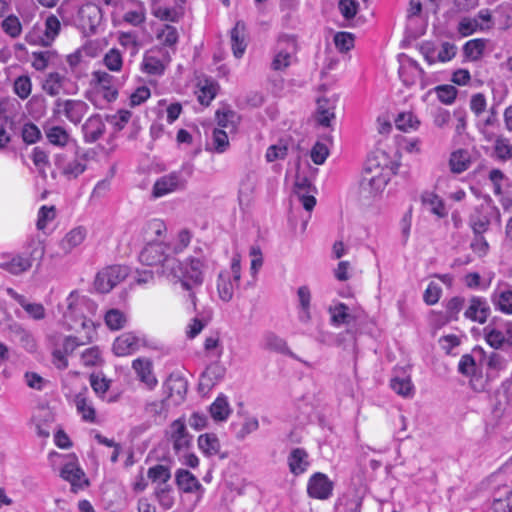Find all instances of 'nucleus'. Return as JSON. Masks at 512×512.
Returning <instances> with one entry per match:
<instances>
[{
	"mask_svg": "<svg viewBox=\"0 0 512 512\" xmlns=\"http://www.w3.org/2000/svg\"><path fill=\"white\" fill-rule=\"evenodd\" d=\"M170 250L165 241L146 243L139 254V260L143 265L157 267L159 272L173 283H179L181 288L188 292L192 309L196 310V292L204 281V258L190 256L184 262H180L171 255Z\"/></svg>",
	"mask_w": 512,
	"mask_h": 512,
	"instance_id": "f257e3e1",
	"label": "nucleus"
},
{
	"mask_svg": "<svg viewBox=\"0 0 512 512\" xmlns=\"http://www.w3.org/2000/svg\"><path fill=\"white\" fill-rule=\"evenodd\" d=\"M492 222L501 223V213L490 196H485L483 202L472 208L468 216V225L473 233H485Z\"/></svg>",
	"mask_w": 512,
	"mask_h": 512,
	"instance_id": "f03ea898",
	"label": "nucleus"
},
{
	"mask_svg": "<svg viewBox=\"0 0 512 512\" xmlns=\"http://www.w3.org/2000/svg\"><path fill=\"white\" fill-rule=\"evenodd\" d=\"M389 181L387 171L378 163L366 162L359 182V192L364 198L381 194Z\"/></svg>",
	"mask_w": 512,
	"mask_h": 512,
	"instance_id": "7ed1b4c3",
	"label": "nucleus"
},
{
	"mask_svg": "<svg viewBox=\"0 0 512 512\" xmlns=\"http://www.w3.org/2000/svg\"><path fill=\"white\" fill-rule=\"evenodd\" d=\"M297 52L296 38L292 35H280L273 48L271 70L279 72L288 69L296 61Z\"/></svg>",
	"mask_w": 512,
	"mask_h": 512,
	"instance_id": "20e7f679",
	"label": "nucleus"
},
{
	"mask_svg": "<svg viewBox=\"0 0 512 512\" xmlns=\"http://www.w3.org/2000/svg\"><path fill=\"white\" fill-rule=\"evenodd\" d=\"M241 278L240 257L233 256L230 270L221 271L217 279V291L221 300L229 302L238 287Z\"/></svg>",
	"mask_w": 512,
	"mask_h": 512,
	"instance_id": "39448f33",
	"label": "nucleus"
},
{
	"mask_svg": "<svg viewBox=\"0 0 512 512\" xmlns=\"http://www.w3.org/2000/svg\"><path fill=\"white\" fill-rule=\"evenodd\" d=\"M128 268L122 265L108 266L96 275L94 286L100 293H108L128 276Z\"/></svg>",
	"mask_w": 512,
	"mask_h": 512,
	"instance_id": "423d86ee",
	"label": "nucleus"
},
{
	"mask_svg": "<svg viewBox=\"0 0 512 512\" xmlns=\"http://www.w3.org/2000/svg\"><path fill=\"white\" fill-rule=\"evenodd\" d=\"M167 441L172 445L176 454L187 452L191 446L192 436L189 434L185 420H174L165 433Z\"/></svg>",
	"mask_w": 512,
	"mask_h": 512,
	"instance_id": "0eeeda50",
	"label": "nucleus"
},
{
	"mask_svg": "<svg viewBox=\"0 0 512 512\" xmlns=\"http://www.w3.org/2000/svg\"><path fill=\"white\" fill-rule=\"evenodd\" d=\"M420 53L429 65H433L437 62L445 63L452 60L457 52L455 44L450 42H443L440 48L432 42H423L419 47Z\"/></svg>",
	"mask_w": 512,
	"mask_h": 512,
	"instance_id": "6e6552de",
	"label": "nucleus"
},
{
	"mask_svg": "<svg viewBox=\"0 0 512 512\" xmlns=\"http://www.w3.org/2000/svg\"><path fill=\"white\" fill-rule=\"evenodd\" d=\"M88 110V104L82 100L58 98L55 101L53 112L55 115L65 116L71 123L77 125Z\"/></svg>",
	"mask_w": 512,
	"mask_h": 512,
	"instance_id": "1a4fd4ad",
	"label": "nucleus"
},
{
	"mask_svg": "<svg viewBox=\"0 0 512 512\" xmlns=\"http://www.w3.org/2000/svg\"><path fill=\"white\" fill-rule=\"evenodd\" d=\"M91 84L108 102L116 100L120 82L108 72L103 70L92 72Z\"/></svg>",
	"mask_w": 512,
	"mask_h": 512,
	"instance_id": "9d476101",
	"label": "nucleus"
},
{
	"mask_svg": "<svg viewBox=\"0 0 512 512\" xmlns=\"http://www.w3.org/2000/svg\"><path fill=\"white\" fill-rule=\"evenodd\" d=\"M147 345L145 336L135 332H125L113 342L112 350L116 356L124 357L136 353L141 347Z\"/></svg>",
	"mask_w": 512,
	"mask_h": 512,
	"instance_id": "9b49d317",
	"label": "nucleus"
},
{
	"mask_svg": "<svg viewBox=\"0 0 512 512\" xmlns=\"http://www.w3.org/2000/svg\"><path fill=\"white\" fill-rule=\"evenodd\" d=\"M60 475L71 484V490L74 493H77L78 490H82L89 485V481L85 477L84 471L78 465V460L74 455L67 457V461L62 467Z\"/></svg>",
	"mask_w": 512,
	"mask_h": 512,
	"instance_id": "f8f14e48",
	"label": "nucleus"
},
{
	"mask_svg": "<svg viewBox=\"0 0 512 512\" xmlns=\"http://www.w3.org/2000/svg\"><path fill=\"white\" fill-rule=\"evenodd\" d=\"M186 180L180 172L174 171L156 180L153 185L152 195L155 198L163 197L185 187Z\"/></svg>",
	"mask_w": 512,
	"mask_h": 512,
	"instance_id": "ddd939ff",
	"label": "nucleus"
},
{
	"mask_svg": "<svg viewBox=\"0 0 512 512\" xmlns=\"http://www.w3.org/2000/svg\"><path fill=\"white\" fill-rule=\"evenodd\" d=\"M334 484L324 473H314L308 480L307 493L311 498L326 500L331 497Z\"/></svg>",
	"mask_w": 512,
	"mask_h": 512,
	"instance_id": "4468645a",
	"label": "nucleus"
},
{
	"mask_svg": "<svg viewBox=\"0 0 512 512\" xmlns=\"http://www.w3.org/2000/svg\"><path fill=\"white\" fill-rule=\"evenodd\" d=\"M490 313L491 309L487 299L482 296L473 295L468 300L464 317L472 322L484 324L489 318Z\"/></svg>",
	"mask_w": 512,
	"mask_h": 512,
	"instance_id": "2eb2a0df",
	"label": "nucleus"
},
{
	"mask_svg": "<svg viewBox=\"0 0 512 512\" xmlns=\"http://www.w3.org/2000/svg\"><path fill=\"white\" fill-rule=\"evenodd\" d=\"M32 267V258L28 255H3L0 268L13 275H20Z\"/></svg>",
	"mask_w": 512,
	"mask_h": 512,
	"instance_id": "dca6fc26",
	"label": "nucleus"
},
{
	"mask_svg": "<svg viewBox=\"0 0 512 512\" xmlns=\"http://www.w3.org/2000/svg\"><path fill=\"white\" fill-rule=\"evenodd\" d=\"M132 368L140 382L148 389L152 390L156 387L158 381L153 373V363L149 358L139 357L133 360Z\"/></svg>",
	"mask_w": 512,
	"mask_h": 512,
	"instance_id": "f3484780",
	"label": "nucleus"
},
{
	"mask_svg": "<svg viewBox=\"0 0 512 512\" xmlns=\"http://www.w3.org/2000/svg\"><path fill=\"white\" fill-rule=\"evenodd\" d=\"M337 98L321 97L317 100V110L315 113L316 122L322 127H330L335 120Z\"/></svg>",
	"mask_w": 512,
	"mask_h": 512,
	"instance_id": "a211bd4d",
	"label": "nucleus"
},
{
	"mask_svg": "<svg viewBox=\"0 0 512 512\" xmlns=\"http://www.w3.org/2000/svg\"><path fill=\"white\" fill-rule=\"evenodd\" d=\"M310 181L306 177H298L294 185V194L305 210L312 211L316 205V198Z\"/></svg>",
	"mask_w": 512,
	"mask_h": 512,
	"instance_id": "6ab92c4d",
	"label": "nucleus"
},
{
	"mask_svg": "<svg viewBox=\"0 0 512 512\" xmlns=\"http://www.w3.org/2000/svg\"><path fill=\"white\" fill-rule=\"evenodd\" d=\"M424 70L417 61L407 58L399 68V77L407 87L413 86L418 79L422 78Z\"/></svg>",
	"mask_w": 512,
	"mask_h": 512,
	"instance_id": "aec40b11",
	"label": "nucleus"
},
{
	"mask_svg": "<svg viewBox=\"0 0 512 512\" xmlns=\"http://www.w3.org/2000/svg\"><path fill=\"white\" fill-rule=\"evenodd\" d=\"M84 140L87 143H94L100 139L105 132V124L99 114L90 116L82 126Z\"/></svg>",
	"mask_w": 512,
	"mask_h": 512,
	"instance_id": "412c9836",
	"label": "nucleus"
},
{
	"mask_svg": "<svg viewBox=\"0 0 512 512\" xmlns=\"http://www.w3.org/2000/svg\"><path fill=\"white\" fill-rule=\"evenodd\" d=\"M230 40L234 57L237 59L242 58L247 48L246 26L244 22H236L230 31Z\"/></svg>",
	"mask_w": 512,
	"mask_h": 512,
	"instance_id": "4be33fe9",
	"label": "nucleus"
},
{
	"mask_svg": "<svg viewBox=\"0 0 512 512\" xmlns=\"http://www.w3.org/2000/svg\"><path fill=\"white\" fill-rule=\"evenodd\" d=\"M166 233V225L160 219H152L148 221L142 228L143 239L146 243L165 241Z\"/></svg>",
	"mask_w": 512,
	"mask_h": 512,
	"instance_id": "5701e85b",
	"label": "nucleus"
},
{
	"mask_svg": "<svg viewBox=\"0 0 512 512\" xmlns=\"http://www.w3.org/2000/svg\"><path fill=\"white\" fill-rule=\"evenodd\" d=\"M87 236V230L78 226L71 229L59 242V247L62 252L67 255L73 251L76 247L81 245Z\"/></svg>",
	"mask_w": 512,
	"mask_h": 512,
	"instance_id": "b1692460",
	"label": "nucleus"
},
{
	"mask_svg": "<svg viewBox=\"0 0 512 512\" xmlns=\"http://www.w3.org/2000/svg\"><path fill=\"white\" fill-rule=\"evenodd\" d=\"M494 308L506 315H512V290L498 286L491 294Z\"/></svg>",
	"mask_w": 512,
	"mask_h": 512,
	"instance_id": "393cba45",
	"label": "nucleus"
},
{
	"mask_svg": "<svg viewBox=\"0 0 512 512\" xmlns=\"http://www.w3.org/2000/svg\"><path fill=\"white\" fill-rule=\"evenodd\" d=\"M287 462L293 475H301L309 467L308 453L302 448H295L288 455Z\"/></svg>",
	"mask_w": 512,
	"mask_h": 512,
	"instance_id": "a878e982",
	"label": "nucleus"
},
{
	"mask_svg": "<svg viewBox=\"0 0 512 512\" xmlns=\"http://www.w3.org/2000/svg\"><path fill=\"white\" fill-rule=\"evenodd\" d=\"M175 482L179 489L185 493H193L203 490L199 480L190 471L185 469H178L176 471Z\"/></svg>",
	"mask_w": 512,
	"mask_h": 512,
	"instance_id": "bb28decb",
	"label": "nucleus"
},
{
	"mask_svg": "<svg viewBox=\"0 0 512 512\" xmlns=\"http://www.w3.org/2000/svg\"><path fill=\"white\" fill-rule=\"evenodd\" d=\"M471 154L466 149H457L450 154L449 168L454 174H461L471 166Z\"/></svg>",
	"mask_w": 512,
	"mask_h": 512,
	"instance_id": "cd10ccee",
	"label": "nucleus"
},
{
	"mask_svg": "<svg viewBox=\"0 0 512 512\" xmlns=\"http://www.w3.org/2000/svg\"><path fill=\"white\" fill-rule=\"evenodd\" d=\"M56 165L67 179H75L86 170V164L79 158L65 162L62 156H57Z\"/></svg>",
	"mask_w": 512,
	"mask_h": 512,
	"instance_id": "c85d7f7f",
	"label": "nucleus"
},
{
	"mask_svg": "<svg viewBox=\"0 0 512 512\" xmlns=\"http://www.w3.org/2000/svg\"><path fill=\"white\" fill-rule=\"evenodd\" d=\"M131 9L127 10L123 16L125 22L139 26L146 20V8L140 0H128Z\"/></svg>",
	"mask_w": 512,
	"mask_h": 512,
	"instance_id": "c756f323",
	"label": "nucleus"
},
{
	"mask_svg": "<svg viewBox=\"0 0 512 512\" xmlns=\"http://www.w3.org/2000/svg\"><path fill=\"white\" fill-rule=\"evenodd\" d=\"M88 300L84 297H81L76 291H72L68 297L66 298V311L63 316L65 318H81L82 315V307L87 304Z\"/></svg>",
	"mask_w": 512,
	"mask_h": 512,
	"instance_id": "7c9ffc66",
	"label": "nucleus"
},
{
	"mask_svg": "<svg viewBox=\"0 0 512 512\" xmlns=\"http://www.w3.org/2000/svg\"><path fill=\"white\" fill-rule=\"evenodd\" d=\"M74 403L78 414L85 422L93 423L96 420V411L93 404L83 393H79L74 398Z\"/></svg>",
	"mask_w": 512,
	"mask_h": 512,
	"instance_id": "2f4dec72",
	"label": "nucleus"
},
{
	"mask_svg": "<svg viewBox=\"0 0 512 512\" xmlns=\"http://www.w3.org/2000/svg\"><path fill=\"white\" fill-rule=\"evenodd\" d=\"M297 296L299 300V313L298 319L301 323H308L311 319L310 313V302L311 292L307 286H301L298 288Z\"/></svg>",
	"mask_w": 512,
	"mask_h": 512,
	"instance_id": "473e14b6",
	"label": "nucleus"
},
{
	"mask_svg": "<svg viewBox=\"0 0 512 512\" xmlns=\"http://www.w3.org/2000/svg\"><path fill=\"white\" fill-rule=\"evenodd\" d=\"M458 370L461 374L472 377L471 384L475 390H484V384H477L478 380L475 378L476 362L470 354H465L461 357L458 364Z\"/></svg>",
	"mask_w": 512,
	"mask_h": 512,
	"instance_id": "72a5a7b5",
	"label": "nucleus"
},
{
	"mask_svg": "<svg viewBox=\"0 0 512 512\" xmlns=\"http://www.w3.org/2000/svg\"><path fill=\"white\" fill-rule=\"evenodd\" d=\"M487 40L476 38L467 41L463 46V54L470 61H478L483 57L486 49Z\"/></svg>",
	"mask_w": 512,
	"mask_h": 512,
	"instance_id": "f704fd0d",
	"label": "nucleus"
},
{
	"mask_svg": "<svg viewBox=\"0 0 512 512\" xmlns=\"http://www.w3.org/2000/svg\"><path fill=\"white\" fill-rule=\"evenodd\" d=\"M422 203L431 213L435 214L439 218H443L448 214L444 201L433 192L423 193Z\"/></svg>",
	"mask_w": 512,
	"mask_h": 512,
	"instance_id": "c9c22d12",
	"label": "nucleus"
},
{
	"mask_svg": "<svg viewBox=\"0 0 512 512\" xmlns=\"http://www.w3.org/2000/svg\"><path fill=\"white\" fill-rule=\"evenodd\" d=\"M147 477L156 484L155 487H162L170 485L168 482L171 479V470L169 466L157 464L150 467L147 471Z\"/></svg>",
	"mask_w": 512,
	"mask_h": 512,
	"instance_id": "e433bc0d",
	"label": "nucleus"
},
{
	"mask_svg": "<svg viewBox=\"0 0 512 512\" xmlns=\"http://www.w3.org/2000/svg\"><path fill=\"white\" fill-rule=\"evenodd\" d=\"M262 347L281 354H290L287 342L273 332H267L262 339Z\"/></svg>",
	"mask_w": 512,
	"mask_h": 512,
	"instance_id": "4c0bfd02",
	"label": "nucleus"
},
{
	"mask_svg": "<svg viewBox=\"0 0 512 512\" xmlns=\"http://www.w3.org/2000/svg\"><path fill=\"white\" fill-rule=\"evenodd\" d=\"M67 81L64 75L58 72L49 73L42 85L43 90L50 96H57L63 89Z\"/></svg>",
	"mask_w": 512,
	"mask_h": 512,
	"instance_id": "58836bf2",
	"label": "nucleus"
},
{
	"mask_svg": "<svg viewBox=\"0 0 512 512\" xmlns=\"http://www.w3.org/2000/svg\"><path fill=\"white\" fill-rule=\"evenodd\" d=\"M210 415L216 422L226 421L231 413L228 400L225 396H218L210 405Z\"/></svg>",
	"mask_w": 512,
	"mask_h": 512,
	"instance_id": "ea45409f",
	"label": "nucleus"
},
{
	"mask_svg": "<svg viewBox=\"0 0 512 512\" xmlns=\"http://www.w3.org/2000/svg\"><path fill=\"white\" fill-rule=\"evenodd\" d=\"M198 447L206 456H214L220 452V441L215 434H202L198 437Z\"/></svg>",
	"mask_w": 512,
	"mask_h": 512,
	"instance_id": "a19ab883",
	"label": "nucleus"
},
{
	"mask_svg": "<svg viewBox=\"0 0 512 512\" xmlns=\"http://www.w3.org/2000/svg\"><path fill=\"white\" fill-rule=\"evenodd\" d=\"M141 68L145 73L151 75H161L165 70L163 62L155 55L154 51L145 53Z\"/></svg>",
	"mask_w": 512,
	"mask_h": 512,
	"instance_id": "79ce46f5",
	"label": "nucleus"
},
{
	"mask_svg": "<svg viewBox=\"0 0 512 512\" xmlns=\"http://www.w3.org/2000/svg\"><path fill=\"white\" fill-rule=\"evenodd\" d=\"M421 122L411 111L401 112L395 118L396 127L403 132L416 131Z\"/></svg>",
	"mask_w": 512,
	"mask_h": 512,
	"instance_id": "37998d69",
	"label": "nucleus"
},
{
	"mask_svg": "<svg viewBox=\"0 0 512 512\" xmlns=\"http://www.w3.org/2000/svg\"><path fill=\"white\" fill-rule=\"evenodd\" d=\"M483 334L486 342L494 349H501L506 345L504 332L493 324L485 326Z\"/></svg>",
	"mask_w": 512,
	"mask_h": 512,
	"instance_id": "c03bdc74",
	"label": "nucleus"
},
{
	"mask_svg": "<svg viewBox=\"0 0 512 512\" xmlns=\"http://www.w3.org/2000/svg\"><path fill=\"white\" fill-rule=\"evenodd\" d=\"M61 23L55 15H49L45 20L44 36L41 39V44L50 46L55 38L59 35Z\"/></svg>",
	"mask_w": 512,
	"mask_h": 512,
	"instance_id": "a18cd8bd",
	"label": "nucleus"
},
{
	"mask_svg": "<svg viewBox=\"0 0 512 512\" xmlns=\"http://www.w3.org/2000/svg\"><path fill=\"white\" fill-rule=\"evenodd\" d=\"M490 28L491 25L484 26L479 23L477 18L464 17L459 21L457 31L461 36L467 37L477 31H484Z\"/></svg>",
	"mask_w": 512,
	"mask_h": 512,
	"instance_id": "49530a36",
	"label": "nucleus"
},
{
	"mask_svg": "<svg viewBox=\"0 0 512 512\" xmlns=\"http://www.w3.org/2000/svg\"><path fill=\"white\" fill-rule=\"evenodd\" d=\"M329 313L331 315V323L335 326L349 324L353 320L348 306L344 303H338L335 306L329 307Z\"/></svg>",
	"mask_w": 512,
	"mask_h": 512,
	"instance_id": "de8ad7c7",
	"label": "nucleus"
},
{
	"mask_svg": "<svg viewBox=\"0 0 512 512\" xmlns=\"http://www.w3.org/2000/svg\"><path fill=\"white\" fill-rule=\"evenodd\" d=\"M254 190L255 183L249 176H247L241 182L238 192V201L242 209L250 206L253 199Z\"/></svg>",
	"mask_w": 512,
	"mask_h": 512,
	"instance_id": "09e8293b",
	"label": "nucleus"
},
{
	"mask_svg": "<svg viewBox=\"0 0 512 512\" xmlns=\"http://www.w3.org/2000/svg\"><path fill=\"white\" fill-rule=\"evenodd\" d=\"M218 92V85L211 80H204L199 86L197 92L198 101L205 106H208L215 98Z\"/></svg>",
	"mask_w": 512,
	"mask_h": 512,
	"instance_id": "8fccbe9b",
	"label": "nucleus"
},
{
	"mask_svg": "<svg viewBox=\"0 0 512 512\" xmlns=\"http://www.w3.org/2000/svg\"><path fill=\"white\" fill-rule=\"evenodd\" d=\"M80 363L86 368L99 367L103 364L102 353L98 347H90L80 354Z\"/></svg>",
	"mask_w": 512,
	"mask_h": 512,
	"instance_id": "3c124183",
	"label": "nucleus"
},
{
	"mask_svg": "<svg viewBox=\"0 0 512 512\" xmlns=\"http://www.w3.org/2000/svg\"><path fill=\"white\" fill-rule=\"evenodd\" d=\"M154 496L164 510L171 509L175 503L174 491L171 485L155 487Z\"/></svg>",
	"mask_w": 512,
	"mask_h": 512,
	"instance_id": "603ef678",
	"label": "nucleus"
},
{
	"mask_svg": "<svg viewBox=\"0 0 512 512\" xmlns=\"http://www.w3.org/2000/svg\"><path fill=\"white\" fill-rule=\"evenodd\" d=\"M105 324L110 330L117 331L125 327L127 323L126 315L119 309H110L104 316Z\"/></svg>",
	"mask_w": 512,
	"mask_h": 512,
	"instance_id": "864d4df0",
	"label": "nucleus"
},
{
	"mask_svg": "<svg viewBox=\"0 0 512 512\" xmlns=\"http://www.w3.org/2000/svg\"><path fill=\"white\" fill-rule=\"evenodd\" d=\"M166 386L169 390V396L176 395L179 399L184 398L188 389L187 381L181 376H170Z\"/></svg>",
	"mask_w": 512,
	"mask_h": 512,
	"instance_id": "5fc2aeb1",
	"label": "nucleus"
},
{
	"mask_svg": "<svg viewBox=\"0 0 512 512\" xmlns=\"http://www.w3.org/2000/svg\"><path fill=\"white\" fill-rule=\"evenodd\" d=\"M49 143L56 146H65L69 140L68 132L61 126H52L45 130Z\"/></svg>",
	"mask_w": 512,
	"mask_h": 512,
	"instance_id": "6e6d98bb",
	"label": "nucleus"
},
{
	"mask_svg": "<svg viewBox=\"0 0 512 512\" xmlns=\"http://www.w3.org/2000/svg\"><path fill=\"white\" fill-rule=\"evenodd\" d=\"M103 64L112 72H119L123 66V57L118 49L108 50L103 57Z\"/></svg>",
	"mask_w": 512,
	"mask_h": 512,
	"instance_id": "4d7b16f0",
	"label": "nucleus"
},
{
	"mask_svg": "<svg viewBox=\"0 0 512 512\" xmlns=\"http://www.w3.org/2000/svg\"><path fill=\"white\" fill-rule=\"evenodd\" d=\"M29 318L40 321L46 317V309L41 303L31 302L27 298L24 299L20 305Z\"/></svg>",
	"mask_w": 512,
	"mask_h": 512,
	"instance_id": "13d9d810",
	"label": "nucleus"
},
{
	"mask_svg": "<svg viewBox=\"0 0 512 512\" xmlns=\"http://www.w3.org/2000/svg\"><path fill=\"white\" fill-rule=\"evenodd\" d=\"M434 91L438 100L445 105H451L455 101L458 93L456 87L449 84L436 86Z\"/></svg>",
	"mask_w": 512,
	"mask_h": 512,
	"instance_id": "bf43d9fd",
	"label": "nucleus"
},
{
	"mask_svg": "<svg viewBox=\"0 0 512 512\" xmlns=\"http://www.w3.org/2000/svg\"><path fill=\"white\" fill-rule=\"evenodd\" d=\"M507 366V360L499 353L492 352L487 359L488 377H495L498 372L504 370Z\"/></svg>",
	"mask_w": 512,
	"mask_h": 512,
	"instance_id": "052dcab7",
	"label": "nucleus"
},
{
	"mask_svg": "<svg viewBox=\"0 0 512 512\" xmlns=\"http://www.w3.org/2000/svg\"><path fill=\"white\" fill-rule=\"evenodd\" d=\"M393 391H395L398 395L403 397H411L414 392V386L408 377L404 378H393L390 384Z\"/></svg>",
	"mask_w": 512,
	"mask_h": 512,
	"instance_id": "680f3d73",
	"label": "nucleus"
},
{
	"mask_svg": "<svg viewBox=\"0 0 512 512\" xmlns=\"http://www.w3.org/2000/svg\"><path fill=\"white\" fill-rule=\"evenodd\" d=\"M3 31L11 38H17L22 32V25L19 18L15 15L7 16L1 24Z\"/></svg>",
	"mask_w": 512,
	"mask_h": 512,
	"instance_id": "e2e57ef3",
	"label": "nucleus"
},
{
	"mask_svg": "<svg viewBox=\"0 0 512 512\" xmlns=\"http://www.w3.org/2000/svg\"><path fill=\"white\" fill-rule=\"evenodd\" d=\"M494 151L496 157L502 161L512 158V144L502 136H498L495 139Z\"/></svg>",
	"mask_w": 512,
	"mask_h": 512,
	"instance_id": "0e129e2a",
	"label": "nucleus"
},
{
	"mask_svg": "<svg viewBox=\"0 0 512 512\" xmlns=\"http://www.w3.org/2000/svg\"><path fill=\"white\" fill-rule=\"evenodd\" d=\"M56 217V209L55 206H46L43 205L37 215V229L44 230L47 225L52 222Z\"/></svg>",
	"mask_w": 512,
	"mask_h": 512,
	"instance_id": "69168bd1",
	"label": "nucleus"
},
{
	"mask_svg": "<svg viewBox=\"0 0 512 512\" xmlns=\"http://www.w3.org/2000/svg\"><path fill=\"white\" fill-rule=\"evenodd\" d=\"M157 39L166 46H174L178 41V32L174 26L164 25L157 32Z\"/></svg>",
	"mask_w": 512,
	"mask_h": 512,
	"instance_id": "338daca9",
	"label": "nucleus"
},
{
	"mask_svg": "<svg viewBox=\"0 0 512 512\" xmlns=\"http://www.w3.org/2000/svg\"><path fill=\"white\" fill-rule=\"evenodd\" d=\"M13 90L19 98H28L32 90V83L30 77L26 75L17 77L14 81Z\"/></svg>",
	"mask_w": 512,
	"mask_h": 512,
	"instance_id": "774afa93",
	"label": "nucleus"
}]
</instances>
